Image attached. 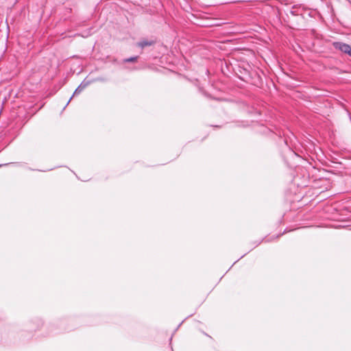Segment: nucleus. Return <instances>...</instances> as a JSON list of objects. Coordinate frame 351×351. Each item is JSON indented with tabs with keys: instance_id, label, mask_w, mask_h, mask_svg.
<instances>
[{
	"instance_id": "obj_6",
	"label": "nucleus",
	"mask_w": 351,
	"mask_h": 351,
	"mask_svg": "<svg viewBox=\"0 0 351 351\" xmlns=\"http://www.w3.org/2000/svg\"><path fill=\"white\" fill-rule=\"evenodd\" d=\"M260 243H261V242H258V243H256V246L258 245Z\"/></svg>"
},
{
	"instance_id": "obj_4",
	"label": "nucleus",
	"mask_w": 351,
	"mask_h": 351,
	"mask_svg": "<svg viewBox=\"0 0 351 351\" xmlns=\"http://www.w3.org/2000/svg\"><path fill=\"white\" fill-rule=\"evenodd\" d=\"M138 56L130 57L123 60V62H134L137 60Z\"/></svg>"
},
{
	"instance_id": "obj_2",
	"label": "nucleus",
	"mask_w": 351,
	"mask_h": 351,
	"mask_svg": "<svg viewBox=\"0 0 351 351\" xmlns=\"http://www.w3.org/2000/svg\"><path fill=\"white\" fill-rule=\"evenodd\" d=\"M155 43H156V41L154 40L143 39V40H141V41L138 42L136 43V46L141 49H143L146 47H149V46L154 45Z\"/></svg>"
},
{
	"instance_id": "obj_1",
	"label": "nucleus",
	"mask_w": 351,
	"mask_h": 351,
	"mask_svg": "<svg viewBox=\"0 0 351 351\" xmlns=\"http://www.w3.org/2000/svg\"><path fill=\"white\" fill-rule=\"evenodd\" d=\"M333 47H335V49H338L346 54H348L349 51H350L351 49V47L350 45L341 42L333 43Z\"/></svg>"
},
{
	"instance_id": "obj_3",
	"label": "nucleus",
	"mask_w": 351,
	"mask_h": 351,
	"mask_svg": "<svg viewBox=\"0 0 351 351\" xmlns=\"http://www.w3.org/2000/svg\"><path fill=\"white\" fill-rule=\"evenodd\" d=\"M88 84V82H82L79 86L75 90L73 95L71 96V97L69 99V100L68 101V102L66 103V105H68L69 104V102L71 101V100L72 99L74 95H78L80 94Z\"/></svg>"
},
{
	"instance_id": "obj_5",
	"label": "nucleus",
	"mask_w": 351,
	"mask_h": 351,
	"mask_svg": "<svg viewBox=\"0 0 351 351\" xmlns=\"http://www.w3.org/2000/svg\"><path fill=\"white\" fill-rule=\"evenodd\" d=\"M8 165V164H0V168H1V167L6 166V165Z\"/></svg>"
}]
</instances>
